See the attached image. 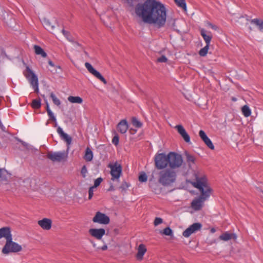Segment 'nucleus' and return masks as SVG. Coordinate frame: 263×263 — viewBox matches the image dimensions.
I'll use <instances>...</instances> for the list:
<instances>
[{"mask_svg":"<svg viewBox=\"0 0 263 263\" xmlns=\"http://www.w3.org/2000/svg\"><path fill=\"white\" fill-rule=\"evenodd\" d=\"M47 114L49 117V120H50L51 121H52L53 122H55V120H57V119H56L55 116H54L53 113L52 111H49V112Z\"/></svg>","mask_w":263,"mask_h":263,"instance_id":"45","label":"nucleus"},{"mask_svg":"<svg viewBox=\"0 0 263 263\" xmlns=\"http://www.w3.org/2000/svg\"><path fill=\"white\" fill-rule=\"evenodd\" d=\"M136 15L145 23L154 24L159 28L166 22V10L165 6L156 0H146L135 7Z\"/></svg>","mask_w":263,"mask_h":263,"instance_id":"1","label":"nucleus"},{"mask_svg":"<svg viewBox=\"0 0 263 263\" xmlns=\"http://www.w3.org/2000/svg\"><path fill=\"white\" fill-rule=\"evenodd\" d=\"M68 100L72 103H79L81 104L83 102V99L78 96L74 97V96H69L68 98Z\"/></svg>","mask_w":263,"mask_h":263,"instance_id":"26","label":"nucleus"},{"mask_svg":"<svg viewBox=\"0 0 263 263\" xmlns=\"http://www.w3.org/2000/svg\"><path fill=\"white\" fill-rule=\"evenodd\" d=\"M24 74L33 88L34 92L38 93L39 89L37 77L28 66L26 67V71L24 72Z\"/></svg>","mask_w":263,"mask_h":263,"instance_id":"6","label":"nucleus"},{"mask_svg":"<svg viewBox=\"0 0 263 263\" xmlns=\"http://www.w3.org/2000/svg\"><path fill=\"white\" fill-rule=\"evenodd\" d=\"M112 143L116 146L118 145L119 142V137L118 135H115L112 139Z\"/></svg>","mask_w":263,"mask_h":263,"instance_id":"42","label":"nucleus"},{"mask_svg":"<svg viewBox=\"0 0 263 263\" xmlns=\"http://www.w3.org/2000/svg\"><path fill=\"white\" fill-rule=\"evenodd\" d=\"M34 49L35 54L41 55L43 58H46L47 57V53L40 46L38 45H34Z\"/></svg>","mask_w":263,"mask_h":263,"instance_id":"24","label":"nucleus"},{"mask_svg":"<svg viewBox=\"0 0 263 263\" xmlns=\"http://www.w3.org/2000/svg\"><path fill=\"white\" fill-rule=\"evenodd\" d=\"M62 32L65 37L70 42H74V39L73 37L71 35L70 33L65 29L62 30Z\"/></svg>","mask_w":263,"mask_h":263,"instance_id":"28","label":"nucleus"},{"mask_svg":"<svg viewBox=\"0 0 263 263\" xmlns=\"http://www.w3.org/2000/svg\"><path fill=\"white\" fill-rule=\"evenodd\" d=\"M108 167L110 168V175L111 180L119 181V178L122 174V168L120 164L116 162L114 164H109Z\"/></svg>","mask_w":263,"mask_h":263,"instance_id":"8","label":"nucleus"},{"mask_svg":"<svg viewBox=\"0 0 263 263\" xmlns=\"http://www.w3.org/2000/svg\"><path fill=\"white\" fill-rule=\"evenodd\" d=\"M167 61V59L165 55H161L160 58H158L157 61L160 63H165Z\"/></svg>","mask_w":263,"mask_h":263,"instance_id":"44","label":"nucleus"},{"mask_svg":"<svg viewBox=\"0 0 263 263\" xmlns=\"http://www.w3.org/2000/svg\"><path fill=\"white\" fill-rule=\"evenodd\" d=\"M185 156H186V161L188 163L189 166L191 167L192 164H194L195 162V157L190 154L187 152H185Z\"/></svg>","mask_w":263,"mask_h":263,"instance_id":"22","label":"nucleus"},{"mask_svg":"<svg viewBox=\"0 0 263 263\" xmlns=\"http://www.w3.org/2000/svg\"><path fill=\"white\" fill-rule=\"evenodd\" d=\"M4 171V170L0 168V178L2 177V175L3 174V172Z\"/></svg>","mask_w":263,"mask_h":263,"instance_id":"54","label":"nucleus"},{"mask_svg":"<svg viewBox=\"0 0 263 263\" xmlns=\"http://www.w3.org/2000/svg\"><path fill=\"white\" fill-rule=\"evenodd\" d=\"M163 222V219L160 217H156L154 221V224L155 226H157Z\"/></svg>","mask_w":263,"mask_h":263,"instance_id":"41","label":"nucleus"},{"mask_svg":"<svg viewBox=\"0 0 263 263\" xmlns=\"http://www.w3.org/2000/svg\"><path fill=\"white\" fill-rule=\"evenodd\" d=\"M46 111H47V113H48L49 111H52L49 108L48 103L47 102V101H46Z\"/></svg>","mask_w":263,"mask_h":263,"instance_id":"47","label":"nucleus"},{"mask_svg":"<svg viewBox=\"0 0 263 263\" xmlns=\"http://www.w3.org/2000/svg\"><path fill=\"white\" fill-rule=\"evenodd\" d=\"M164 235L166 236H172L173 235V231L172 229L170 227L165 228L163 231L162 233Z\"/></svg>","mask_w":263,"mask_h":263,"instance_id":"37","label":"nucleus"},{"mask_svg":"<svg viewBox=\"0 0 263 263\" xmlns=\"http://www.w3.org/2000/svg\"><path fill=\"white\" fill-rule=\"evenodd\" d=\"M242 112L243 115L246 117H248L251 115V111L250 108L247 105H245L242 107Z\"/></svg>","mask_w":263,"mask_h":263,"instance_id":"31","label":"nucleus"},{"mask_svg":"<svg viewBox=\"0 0 263 263\" xmlns=\"http://www.w3.org/2000/svg\"><path fill=\"white\" fill-rule=\"evenodd\" d=\"M93 158V153L91 150L89 148L87 147L85 150V154L84 156V159L86 161H90L92 160Z\"/></svg>","mask_w":263,"mask_h":263,"instance_id":"25","label":"nucleus"},{"mask_svg":"<svg viewBox=\"0 0 263 263\" xmlns=\"http://www.w3.org/2000/svg\"><path fill=\"white\" fill-rule=\"evenodd\" d=\"M132 123L133 125L136 128H141L142 126V123L137 118L133 117L132 119Z\"/></svg>","mask_w":263,"mask_h":263,"instance_id":"30","label":"nucleus"},{"mask_svg":"<svg viewBox=\"0 0 263 263\" xmlns=\"http://www.w3.org/2000/svg\"><path fill=\"white\" fill-rule=\"evenodd\" d=\"M196 181L192 183V185L198 189L201 195L195 198L191 203L192 208L195 211L200 210L204 202L210 197L212 189L208 185L206 176L199 173L195 174Z\"/></svg>","mask_w":263,"mask_h":263,"instance_id":"2","label":"nucleus"},{"mask_svg":"<svg viewBox=\"0 0 263 263\" xmlns=\"http://www.w3.org/2000/svg\"><path fill=\"white\" fill-rule=\"evenodd\" d=\"M200 34L202 36L203 39H204V40L206 43V45H210V42H211L212 38V35H211V33L210 32H209L207 34L206 31L204 29H202L200 30Z\"/></svg>","mask_w":263,"mask_h":263,"instance_id":"19","label":"nucleus"},{"mask_svg":"<svg viewBox=\"0 0 263 263\" xmlns=\"http://www.w3.org/2000/svg\"><path fill=\"white\" fill-rule=\"evenodd\" d=\"M211 231L212 232H215V230L214 228H213V229H211Z\"/></svg>","mask_w":263,"mask_h":263,"instance_id":"57","label":"nucleus"},{"mask_svg":"<svg viewBox=\"0 0 263 263\" xmlns=\"http://www.w3.org/2000/svg\"><path fill=\"white\" fill-rule=\"evenodd\" d=\"M176 172L170 168H165L159 173L158 182L165 186H170L176 180Z\"/></svg>","mask_w":263,"mask_h":263,"instance_id":"3","label":"nucleus"},{"mask_svg":"<svg viewBox=\"0 0 263 263\" xmlns=\"http://www.w3.org/2000/svg\"><path fill=\"white\" fill-rule=\"evenodd\" d=\"M12 237L11 228L9 227H5L0 229V239L4 238L7 241Z\"/></svg>","mask_w":263,"mask_h":263,"instance_id":"13","label":"nucleus"},{"mask_svg":"<svg viewBox=\"0 0 263 263\" xmlns=\"http://www.w3.org/2000/svg\"><path fill=\"white\" fill-rule=\"evenodd\" d=\"M127 2L130 6H133V0H127Z\"/></svg>","mask_w":263,"mask_h":263,"instance_id":"51","label":"nucleus"},{"mask_svg":"<svg viewBox=\"0 0 263 263\" xmlns=\"http://www.w3.org/2000/svg\"><path fill=\"white\" fill-rule=\"evenodd\" d=\"M147 177L146 174L145 173L142 172L140 174V175L139 176V181H140L141 182H146L147 181Z\"/></svg>","mask_w":263,"mask_h":263,"instance_id":"36","label":"nucleus"},{"mask_svg":"<svg viewBox=\"0 0 263 263\" xmlns=\"http://www.w3.org/2000/svg\"><path fill=\"white\" fill-rule=\"evenodd\" d=\"M174 1L178 7L184 10H186V5L185 0H174Z\"/></svg>","mask_w":263,"mask_h":263,"instance_id":"29","label":"nucleus"},{"mask_svg":"<svg viewBox=\"0 0 263 263\" xmlns=\"http://www.w3.org/2000/svg\"><path fill=\"white\" fill-rule=\"evenodd\" d=\"M129 132L131 134H135L137 132V130L135 129H133V128H130V130H129Z\"/></svg>","mask_w":263,"mask_h":263,"instance_id":"49","label":"nucleus"},{"mask_svg":"<svg viewBox=\"0 0 263 263\" xmlns=\"http://www.w3.org/2000/svg\"><path fill=\"white\" fill-rule=\"evenodd\" d=\"M89 234L97 239L100 240L105 234V230L103 228L90 229L89 230Z\"/></svg>","mask_w":263,"mask_h":263,"instance_id":"12","label":"nucleus"},{"mask_svg":"<svg viewBox=\"0 0 263 263\" xmlns=\"http://www.w3.org/2000/svg\"><path fill=\"white\" fill-rule=\"evenodd\" d=\"M170 168L174 170L179 168L182 164L183 159L181 155L175 152H170L167 154Z\"/></svg>","mask_w":263,"mask_h":263,"instance_id":"4","label":"nucleus"},{"mask_svg":"<svg viewBox=\"0 0 263 263\" xmlns=\"http://www.w3.org/2000/svg\"><path fill=\"white\" fill-rule=\"evenodd\" d=\"M22 247L17 243L12 241V237L7 241L3 247L2 252L4 254H8L10 253H17L21 251Z\"/></svg>","mask_w":263,"mask_h":263,"instance_id":"5","label":"nucleus"},{"mask_svg":"<svg viewBox=\"0 0 263 263\" xmlns=\"http://www.w3.org/2000/svg\"><path fill=\"white\" fill-rule=\"evenodd\" d=\"M96 245L95 243H93V247H96Z\"/></svg>","mask_w":263,"mask_h":263,"instance_id":"58","label":"nucleus"},{"mask_svg":"<svg viewBox=\"0 0 263 263\" xmlns=\"http://www.w3.org/2000/svg\"><path fill=\"white\" fill-rule=\"evenodd\" d=\"M52 221L50 219L44 218L38 221V224L44 230H49L51 228Z\"/></svg>","mask_w":263,"mask_h":263,"instance_id":"17","label":"nucleus"},{"mask_svg":"<svg viewBox=\"0 0 263 263\" xmlns=\"http://www.w3.org/2000/svg\"><path fill=\"white\" fill-rule=\"evenodd\" d=\"M209 26L213 29L216 30L217 29V27L214 25H213L211 23H209Z\"/></svg>","mask_w":263,"mask_h":263,"instance_id":"50","label":"nucleus"},{"mask_svg":"<svg viewBox=\"0 0 263 263\" xmlns=\"http://www.w3.org/2000/svg\"><path fill=\"white\" fill-rule=\"evenodd\" d=\"M47 157L53 162H61L65 161L67 158V154L64 151L63 152H48Z\"/></svg>","mask_w":263,"mask_h":263,"instance_id":"9","label":"nucleus"},{"mask_svg":"<svg viewBox=\"0 0 263 263\" xmlns=\"http://www.w3.org/2000/svg\"><path fill=\"white\" fill-rule=\"evenodd\" d=\"M41 106V100L33 99L32 101L31 107L34 109H39Z\"/></svg>","mask_w":263,"mask_h":263,"instance_id":"27","label":"nucleus"},{"mask_svg":"<svg viewBox=\"0 0 263 263\" xmlns=\"http://www.w3.org/2000/svg\"><path fill=\"white\" fill-rule=\"evenodd\" d=\"M210 45H206L203 48H201L199 51V54L201 57H204L206 55Z\"/></svg>","mask_w":263,"mask_h":263,"instance_id":"33","label":"nucleus"},{"mask_svg":"<svg viewBox=\"0 0 263 263\" xmlns=\"http://www.w3.org/2000/svg\"><path fill=\"white\" fill-rule=\"evenodd\" d=\"M44 25L46 29L49 30H53L54 27L51 25V23L48 21H44Z\"/></svg>","mask_w":263,"mask_h":263,"instance_id":"38","label":"nucleus"},{"mask_svg":"<svg viewBox=\"0 0 263 263\" xmlns=\"http://www.w3.org/2000/svg\"><path fill=\"white\" fill-rule=\"evenodd\" d=\"M107 246L106 245H103L101 248H98V249H101L103 251H105V250H107Z\"/></svg>","mask_w":263,"mask_h":263,"instance_id":"48","label":"nucleus"},{"mask_svg":"<svg viewBox=\"0 0 263 263\" xmlns=\"http://www.w3.org/2000/svg\"><path fill=\"white\" fill-rule=\"evenodd\" d=\"M20 141L22 142V144H23V145H24V146H26V145H27V143H25V142H24V141Z\"/></svg>","mask_w":263,"mask_h":263,"instance_id":"55","label":"nucleus"},{"mask_svg":"<svg viewBox=\"0 0 263 263\" xmlns=\"http://www.w3.org/2000/svg\"><path fill=\"white\" fill-rule=\"evenodd\" d=\"M102 180H103V179L101 177H99V178L96 179L95 180L94 185H93V186H92V187H94V188L98 187L100 184V183H101Z\"/></svg>","mask_w":263,"mask_h":263,"instance_id":"40","label":"nucleus"},{"mask_svg":"<svg viewBox=\"0 0 263 263\" xmlns=\"http://www.w3.org/2000/svg\"><path fill=\"white\" fill-rule=\"evenodd\" d=\"M57 132L59 135L60 138L64 141H65L67 145H69L71 144L72 141L71 137L66 133H64L61 127H58Z\"/></svg>","mask_w":263,"mask_h":263,"instance_id":"16","label":"nucleus"},{"mask_svg":"<svg viewBox=\"0 0 263 263\" xmlns=\"http://www.w3.org/2000/svg\"><path fill=\"white\" fill-rule=\"evenodd\" d=\"M250 23L253 24H255L258 26L259 30L262 32L263 31V21L261 19L254 18L251 20Z\"/></svg>","mask_w":263,"mask_h":263,"instance_id":"23","label":"nucleus"},{"mask_svg":"<svg viewBox=\"0 0 263 263\" xmlns=\"http://www.w3.org/2000/svg\"><path fill=\"white\" fill-rule=\"evenodd\" d=\"M190 227H191L194 233H195V232L199 230L201 228L202 224L200 223L197 222L193 223Z\"/></svg>","mask_w":263,"mask_h":263,"instance_id":"34","label":"nucleus"},{"mask_svg":"<svg viewBox=\"0 0 263 263\" xmlns=\"http://www.w3.org/2000/svg\"><path fill=\"white\" fill-rule=\"evenodd\" d=\"M199 135L209 148L212 150L214 149V145L212 141L209 138L203 130H200L199 132Z\"/></svg>","mask_w":263,"mask_h":263,"instance_id":"14","label":"nucleus"},{"mask_svg":"<svg viewBox=\"0 0 263 263\" xmlns=\"http://www.w3.org/2000/svg\"><path fill=\"white\" fill-rule=\"evenodd\" d=\"M50 97L52 99L53 102L55 105L57 106H60L61 105L60 100L55 96L53 92L50 93Z\"/></svg>","mask_w":263,"mask_h":263,"instance_id":"32","label":"nucleus"},{"mask_svg":"<svg viewBox=\"0 0 263 263\" xmlns=\"http://www.w3.org/2000/svg\"><path fill=\"white\" fill-rule=\"evenodd\" d=\"M81 173L83 176V177L84 178L86 176V174L87 173V168H86V166L85 165H84L82 169H81Z\"/></svg>","mask_w":263,"mask_h":263,"instance_id":"46","label":"nucleus"},{"mask_svg":"<svg viewBox=\"0 0 263 263\" xmlns=\"http://www.w3.org/2000/svg\"><path fill=\"white\" fill-rule=\"evenodd\" d=\"M129 186L130 184L129 183L127 182L126 181H123L120 188L123 191H125L129 187Z\"/></svg>","mask_w":263,"mask_h":263,"instance_id":"39","label":"nucleus"},{"mask_svg":"<svg viewBox=\"0 0 263 263\" xmlns=\"http://www.w3.org/2000/svg\"><path fill=\"white\" fill-rule=\"evenodd\" d=\"M175 128L177 130L178 133L183 138L184 140L186 143H189L190 142V137L183 126L181 125H177L176 126Z\"/></svg>","mask_w":263,"mask_h":263,"instance_id":"15","label":"nucleus"},{"mask_svg":"<svg viewBox=\"0 0 263 263\" xmlns=\"http://www.w3.org/2000/svg\"><path fill=\"white\" fill-rule=\"evenodd\" d=\"M48 64L51 66L53 67L54 66V63L51 60L48 61Z\"/></svg>","mask_w":263,"mask_h":263,"instance_id":"52","label":"nucleus"},{"mask_svg":"<svg viewBox=\"0 0 263 263\" xmlns=\"http://www.w3.org/2000/svg\"><path fill=\"white\" fill-rule=\"evenodd\" d=\"M94 187L91 186L89 187L88 190V199L90 200L93 195V189Z\"/></svg>","mask_w":263,"mask_h":263,"instance_id":"43","label":"nucleus"},{"mask_svg":"<svg viewBox=\"0 0 263 263\" xmlns=\"http://www.w3.org/2000/svg\"><path fill=\"white\" fill-rule=\"evenodd\" d=\"M54 123V127H57L58 126V124H57V120H55V122H53Z\"/></svg>","mask_w":263,"mask_h":263,"instance_id":"56","label":"nucleus"},{"mask_svg":"<svg viewBox=\"0 0 263 263\" xmlns=\"http://www.w3.org/2000/svg\"><path fill=\"white\" fill-rule=\"evenodd\" d=\"M237 238L236 235L233 233H230L228 232L222 233L219 236V239L224 241H228L231 239H236Z\"/></svg>","mask_w":263,"mask_h":263,"instance_id":"20","label":"nucleus"},{"mask_svg":"<svg viewBox=\"0 0 263 263\" xmlns=\"http://www.w3.org/2000/svg\"><path fill=\"white\" fill-rule=\"evenodd\" d=\"M145 246L143 244H140L138 248V252L137 254V258L138 259H142L144 254L146 252Z\"/></svg>","mask_w":263,"mask_h":263,"instance_id":"21","label":"nucleus"},{"mask_svg":"<svg viewBox=\"0 0 263 263\" xmlns=\"http://www.w3.org/2000/svg\"><path fill=\"white\" fill-rule=\"evenodd\" d=\"M85 66L87 68V70L91 74H92L96 78L100 80L103 84H107V82L105 79L101 75V74L99 71L96 70L89 63L86 62L85 63Z\"/></svg>","mask_w":263,"mask_h":263,"instance_id":"11","label":"nucleus"},{"mask_svg":"<svg viewBox=\"0 0 263 263\" xmlns=\"http://www.w3.org/2000/svg\"><path fill=\"white\" fill-rule=\"evenodd\" d=\"M193 233H194V232L189 227L183 232V236L185 237H189Z\"/></svg>","mask_w":263,"mask_h":263,"instance_id":"35","label":"nucleus"},{"mask_svg":"<svg viewBox=\"0 0 263 263\" xmlns=\"http://www.w3.org/2000/svg\"><path fill=\"white\" fill-rule=\"evenodd\" d=\"M128 129V124L126 120H121L117 125V129L121 134H124Z\"/></svg>","mask_w":263,"mask_h":263,"instance_id":"18","label":"nucleus"},{"mask_svg":"<svg viewBox=\"0 0 263 263\" xmlns=\"http://www.w3.org/2000/svg\"><path fill=\"white\" fill-rule=\"evenodd\" d=\"M114 190H115V189L112 185H110L109 188L108 190V191H114Z\"/></svg>","mask_w":263,"mask_h":263,"instance_id":"53","label":"nucleus"},{"mask_svg":"<svg viewBox=\"0 0 263 263\" xmlns=\"http://www.w3.org/2000/svg\"><path fill=\"white\" fill-rule=\"evenodd\" d=\"M154 161L155 166L158 170L165 168L168 164L167 155H166L164 153L156 154L155 156Z\"/></svg>","mask_w":263,"mask_h":263,"instance_id":"7","label":"nucleus"},{"mask_svg":"<svg viewBox=\"0 0 263 263\" xmlns=\"http://www.w3.org/2000/svg\"><path fill=\"white\" fill-rule=\"evenodd\" d=\"M92 221L100 224H107L110 222V219L106 214L97 212L92 218Z\"/></svg>","mask_w":263,"mask_h":263,"instance_id":"10","label":"nucleus"}]
</instances>
